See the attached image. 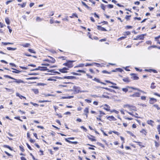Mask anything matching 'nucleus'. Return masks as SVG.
Returning <instances> with one entry per match:
<instances>
[{
	"instance_id": "a19ab883",
	"label": "nucleus",
	"mask_w": 160,
	"mask_h": 160,
	"mask_svg": "<svg viewBox=\"0 0 160 160\" xmlns=\"http://www.w3.org/2000/svg\"><path fill=\"white\" fill-rule=\"evenodd\" d=\"M96 81L97 82L100 83H101V84H104V85L106 84L105 83H103V82H100V80L99 79H97L96 80Z\"/></svg>"
},
{
	"instance_id": "9d476101",
	"label": "nucleus",
	"mask_w": 160,
	"mask_h": 160,
	"mask_svg": "<svg viewBox=\"0 0 160 160\" xmlns=\"http://www.w3.org/2000/svg\"><path fill=\"white\" fill-rule=\"evenodd\" d=\"M64 78L67 79H72L75 78V77L73 76H65Z\"/></svg>"
},
{
	"instance_id": "37998d69",
	"label": "nucleus",
	"mask_w": 160,
	"mask_h": 160,
	"mask_svg": "<svg viewBox=\"0 0 160 160\" xmlns=\"http://www.w3.org/2000/svg\"><path fill=\"white\" fill-rule=\"evenodd\" d=\"M127 132L130 135H131V136H134V135L132 133V132H130V131H127Z\"/></svg>"
},
{
	"instance_id": "bb28decb",
	"label": "nucleus",
	"mask_w": 160,
	"mask_h": 160,
	"mask_svg": "<svg viewBox=\"0 0 160 160\" xmlns=\"http://www.w3.org/2000/svg\"><path fill=\"white\" fill-rule=\"evenodd\" d=\"M16 49L17 48H11V47H7V49L8 50L14 51V50H16Z\"/></svg>"
},
{
	"instance_id": "864d4df0",
	"label": "nucleus",
	"mask_w": 160,
	"mask_h": 160,
	"mask_svg": "<svg viewBox=\"0 0 160 160\" xmlns=\"http://www.w3.org/2000/svg\"><path fill=\"white\" fill-rule=\"evenodd\" d=\"M7 28H8V29H9V32H10V33H11L12 32V29L11 28H10V27H9V26H8L7 27Z\"/></svg>"
},
{
	"instance_id": "13d9d810",
	"label": "nucleus",
	"mask_w": 160,
	"mask_h": 160,
	"mask_svg": "<svg viewBox=\"0 0 160 160\" xmlns=\"http://www.w3.org/2000/svg\"><path fill=\"white\" fill-rule=\"evenodd\" d=\"M56 115L58 117V118H62V115L60 114L57 113V114H56Z\"/></svg>"
},
{
	"instance_id": "de8ad7c7",
	"label": "nucleus",
	"mask_w": 160,
	"mask_h": 160,
	"mask_svg": "<svg viewBox=\"0 0 160 160\" xmlns=\"http://www.w3.org/2000/svg\"><path fill=\"white\" fill-rule=\"evenodd\" d=\"M4 147L5 148H8L10 150H12V149L9 146H8V145H5L4 146Z\"/></svg>"
},
{
	"instance_id": "6ab92c4d",
	"label": "nucleus",
	"mask_w": 160,
	"mask_h": 160,
	"mask_svg": "<svg viewBox=\"0 0 160 160\" xmlns=\"http://www.w3.org/2000/svg\"><path fill=\"white\" fill-rule=\"evenodd\" d=\"M16 95L17 96L19 97L21 99L22 98H23L26 99V98L25 97L23 96L22 95H20V94L18 93H16Z\"/></svg>"
},
{
	"instance_id": "423d86ee",
	"label": "nucleus",
	"mask_w": 160,
	"mask_h": 160,
	"mask_svg": "<svg viewBox=\"0 0 160 160\" xmlns=\"http://www.w3.org/2000/svg\"><path fill=\"white\" fill-rule=\"evenodd\" d=\"M68 70V68H64L62 69H59V71L62 73H66L67 72V71Z\"/></svg>"
},
{
	"instance_id": "5fc2aeb1",
	"label": "nucleus",
	"mask_w": 160,
	"mask_h": 160,
	"mask_svg": "<svg viewBox=\"0 0 160 160\" xmlns=\"http://www.w3.org/2000/svg\"><path fill=\"white\" fill-rule=\"evenodd\" d=\"M123 107H124V108H127L129 109V108H130V106L129 105L127 104V105H124Z\"/></svg>"
},
{
	"instance_id": "79ce46f5",
	"label": "nucleus",
	"mask_w": 160,
	"mask_h": 160,
	"mask_svg": "<svg viewBox=\"0 0 160 160\" xmlns=\"http://www.w3.org/2000/svg\"><path fill=\"white\" fill-rule=\"evenodd\" d=\"M80 128H81L83 129V130L84 131H85V132H86L87 131V129L85 127H84V126H81L80 127Z\"/></svg>"
},
{
	"instance_id": "052dcab7",
	"label": "nucleus",
	"mask_w": 160,
	"mask_h": 160,
	"mask_svg": "<svg viewBox=\"0 0 160 160\" xmlns=\"http://www.w3.org/2000/svg\"><path fill=\"white\" fill-rule=\"evenodd\" d=\"M133 9L134 10H136L137 11H138L139 10V9L137 7H133Z\"/></svg>"
},
{
	"instance_id": "4be33fe9",
	"label": "nucleus",
	"mask_w": 160,
	"mask_h": 160,
	"mask_svg": "<svg viewBox=\"0 0 160 160\" xmlns=\"http://www.w3.org/2000/svg\"><path fill=\"white\" fill-rule=\"evenodd\" d=\"M129 109L130 111H132V112H133V111H136V108L135 107H130Z\"/></svg>"
},
{
	"instance_id": "4d7b16f0",
	"label": "nucleus",
	"mask_w": 160,
	"mask_h": 160,
	"mask_svg": "<svg viewBox=\"0 0 160 160\" xmlns=\"http://www.w3.org/2000/svg\"><path fill=\"white\" fill-rule=\"evenodd\" d=\"M9 64H10V65L11 66H12V67H16V65L15 64L13 63H9Z\"/></svg>"
},
{
	"instance_id": "e2e57ef3",
	"label": "nucleus",
	"mask_w": 160,
	"mask_h": 160,
	"mask_svg": "<svg viewBox=\"0 0 160 160\" xmlns=\"http://www.w3.org/2000/svg\"><path fill=\"white\" fill-rule=\"evenodd\" d=\"M102 97L104 98H109V97L108 96H105L104 95H102Z\"/></svg>"
},
{
	"instance_id": "7ed1b4c3",
	"label": "nucleus",
	"mask_w": 160,
	"mask_h": 160,
	"mask_svg": "<svg viewBox=\"0 0 160 160\" xmlns=\"http://www.w3.org/2000/svg\"><path fill=\"white\" fill-rule=\"evenodd\" d=\"M13 80H14V81L11 82H15L17 84L24 83V82L21 79H17L14 78V79H13Z\"/></svg>"
},
{
	"instance_id": "c9c22d12",
	"label": "nucleus",
	"mask_w": 160,
	"mask_h": 160,
	"mask_svg": "<svg viewBox=\"0 0 160 160\" xmlns=\"http://www.w3.org/2000/svg\"><path fill=\"white\" fill-rule=\"evenodd\" d=\"M153 107L156 108L158 110H160V108L159 107L158 105L157 104H154Z\"/></svg>"
},
{
	"instance_id": "f03ea898",
	"label": "nucleus",
	"mask_w": 160,
	"mask_h": 160,
	"mask_svg": "<svg viewBox=\"0 0 160 160\" xmlns=\"http://www.w3.org/2000/svg\"><path fill=\"white\" fill-rule=\"evenodd\" d=\"M130 88H131V89H133L136 90L138 91H140L139 89L138 88H134L133 87H127L126 88H122V90L123 92H126L127 91H128L129 89Z\"/></svg>"
},
{
	"instance_id": "0e129e2a",
	"label": "nucleus",
	"mask_w": 160,
	"mask_h": 160,
	"mask_svg": "<svg viewBox=\"0 0 160 160\" xmlns=\"http://www.w3.org/2000/svg\"><path fill=\"white\" fill-rule=\"evenodd\" d=\"M2 43L4 45H6L8 44H10V42H2Z\"/></svg>"
},
{
	"instance_id": "774afa93",
	"label": "nucleus",
	"mask_w": 160,
	"mask_h": 160,
	"mask_svg": "<svg viewBox=\"0 0 160 160\" xmlns=\"http://www.w3.org/2000/svg\"><path fill=\"white\" fill-rule=\"evenodd\" d=\"M85 101H86V102H87L88 103H91V100H88V99H85Z\"/></svg>"
},
{
	"instance_id": "ea45409f",
	"label": "nucleus",
	"mask_w": 160,
	"mask_h": 160,
	"mask_svg": "<svg viewBox=\"0 0 160 160\" xmlns=\"http://www.w3.org/2000/svg\"><path fill=\"white\" fill-rule=\"evenodd\" d=\"M101 8L103 9V10H105V6H104V5L102 4H101Z\"/></svg>"
},
{
	"instance_id": "8fccbe9b",
	"label": "nucleus",
	"mask_w": 160,
	"mask_h": 160,
	"mask_svg": "<svg viewBox=\"0 0 160 160\" xmlns=\"http://www.w3.org/2000/svg\"><path fill=\"white\" fill-rule=\"evenodd\" d=\"M126 38V37H120L118 39V41H119V40H121L123 39H125Z\"/></svg>"
},
{
	"instance_id": "473e14b6",
	"label": "nucleus",
	"mask_w": 160,
	"mask_h": 160,
	"mask_svg": "<svg viewBox=\"0 0 160 160\" xmlns=\"http://www.w3.org/2000/svg\"><path fill=\"white\" fill-rule=\"evenodd\" d=\"M75 16L76 17L78 18V16L76 13H73L72 16H70V18H73V16Z\"/></svg>"
},
{
	"instance_id": "2f4dec72",
	"label": "nucleus",
	"mask_w": 160,
	"mask_h": 160,
	"mask_svg": "<svg viewBox=\"0 0 160 160\" xmlns=\"http://www.w3.org/2000/svg\"><path fill=\"white\" fill-rule=\"evenodd\" d=\"M105 89H106L107 90L109 91H110L111 92H115V91L114 90H113V89H111L108 88H105Z\"/></svg>"
},
{
	"instance_id": "680f3d73",
	"label": "nucleus",
	"mask_w": 160,
	"mask_h": 160,
	"mask_svg": "<svg viewBox=\"0 0 160 160\" xmlns=\"http://www.w3.org/2000/svg\"><path fill=\"white\" fill-rule=\"evenodd\" d=\"M126 112L128 113V114H129L131 115L132 116H134V115L133 114V112H129L128 111H126Z\"/></svg>"
},
{
	"instance_id": "c756f323",
	"label": "nucleus",
	"mask_w": 160,
	"mask_h": 160,
	"mask_svg": "<svg viewBox=\"0 0 160 160\" xmlns=\"http://www.w3.org/2000/svg\"><path fill=\"white\" fill-rule=\"evenodd\" d=\"M4 77L6 78H8L13 80V79H14V78L7 75H4Z\"/></svg>"
},
{
	"instance_id": "20e7f679",
	"label": "nucleus",
	"mask_w": 160,
	"mask_h": 160,
	"mask_svg": "<svg viewBox=\"0 0 160 160\" xmlns=\"http://www.w3.org/2000/svg\"><path fill=\"white\" fill-rule=\"evenodd\" d=\"M74 62V61H69L68 62V68H71L73 66L72 62Z\"/></svg>"
},
{
	"instance_id": "e433bc0d",
	"label": "nucleus",
	"mask_w": 160,
	"mask_h": 160,
	"mask_svg": "<svg viewBox=\"0 0 160 160\" xmlns=\"http://www.w3.org/2000/svg\"><path fill=\"white\" fill-rule=\"evenodd\" d=\"M154 85V83H152L151 84V88H152L154 89V88H155L156 86H155Z\"/></svg>"
},
{
	"instance_id": "58836bf2",
	"label": "nucleus",
	"mask_w": 160,
	"mask_h": 160,
	"mask_svg": "<svg viewBox=\"0 0 160 160\" xmlns=\"http://www.w3.org/2000/svg\"><path fill=\"white\" fill-rule=\"evenodd\" d=\"M157 128L158 130L159 134H160V125H158L157 127Z\"/></svg>"
},
{
	"instance_id": "4468645a",
	"label": "nucleus",
	"mask_w": 160,
	"mask_h": 160,
	"mask_svg": "<svg viewBox=\"0 0 160 160\" xmlns=\"http://www.w3.org/2000/svg\"><path fill=\"white\" fill-rule=\"evenodd\" d=\"M94 64H98L99 65V63H97L95 62H93L92 63H86V65H85V66L86 67L88 66H92L94 65Z\"/></svg>"
},
{
	"instance_id": "338daca9",
	"label": "nucleus",
	"mask_w": 160,
	"mask_h": 160,
	"mask_svg": "<svg viewBox=\"0 0 160 160\" xmlns=\"http://www.w3.org/2000/svg\"><path fill=\"white\" fill-rule=\"evenodd\" d=\"M110 87L112 88H114L115 89H118L119 88L117 86H111Z\"/></svg>"
},
{
	"instance_id": "393cba45",
	"label": "nucleus",
	"mask_w": 160,
	"mask_h": 160,
	"mask_svg": "<svg viewBox=\"0 0 160 160\" xmlns=\"http://www.w3.org/2000/svg\"><path fill=\"white\" fill-rule=\"evenodd\" d=\"M43 20V18H41L39 17H38L36 18V21L37 22H41Z\"/></svg>"
},
{
	"instance_id": "6e6d98bb",
	"label": "nucleus",
	"mask_w": 160,
	"mask_h": 160,
	"mask_svg": "<svg viewBox=\"0 0 160 160\" xmlns=\"http://www.w3.org/2000/svg\"><path fill=\"white\" fill-rule=\"evenodd\" d=\"M0 26L1 28H2L6 26L5 24H4L3 23H2L1 22H0Z\"/></svg>"
},
{
	"instance_id": "49530a36",
	"label": "nucleus",
	"mask_w": 160,
	"mask_h": 160,
	"mask_svg": "<svg viewBox=\"0 0 160 160\" xmlns=\"http://www.w3.org/2000/svg\"><path fill=\"white\" fill-rule=\"evenodd\" d=\"M84 66V64H80L78 66L75 67V68L76 67H83Z\"/></svg>"
},
{
	"instance_id": "7c9ffc66",
	"label": "nucleus",
	"mask_w": 160,
	"mask_h": 160,
	"mask_svg": "<svg viewBox=\"0 0 160 160\" xmlns=\"http://www.w3.org/2000/svg\"><path fill=\"white\" fill-rule=\"evenodd\" d=\"M140 132L142 133H143L145 135L146 134V133H147L146 131L144 129H142L141 131H140Z\"/></svg>"
},
{
	"instance_id": "ddd939ff",
	"label": "nucleus",
	"mask_w": 160,
	"mask_h": 160,
	"mask_svg": "<svg viewBox=\"0 0 160 160\" xmlns=\"http://www.w3.org/2000/svg\"><path fill=\"white\" fill-rule=\"evenodd\" d=\"M97 27L98 29L99 30H101V31H107L106 29L102 27L98 26Z\"/></svg>"
},
{
	"instance_id": "a211bd4d",
	"label": "nucleus",
	"mask_w": 160,
	"mask_h": 160,
	"mask_svg": "<svg viewBox=\"0 0 160 160\" xmlns=\"http://www.w3.org/2000/svg\"><path fill=\"white\" fill-rule=\"evenodd\" d=\"M144 34H141L138 36V38L139 40H143L144 38Z\"/></svg>"
},
{
	"instance_id": "603ef678",
	"label": "nucleus",
	"mask_w": 160,
	"mask_h": 160,
	"mask_svg": "<svg viewBox=\"0 0 160 160\" xmlns=\"http://www.w3.org/2000/svg\"><path fill=\"white\" fill-rule=\"evenodd\" d=\"M30 141L31 142L33 143L35 142V140L32 139V138H30Z\"/></svg>"
},
{
	"instance_id": "f8f14e48",
	"label": "nucleus",
	"mask_w": 160,
	"mask_h": 160,
	"mask_svg": "<svg viewBox=\"0 0 160 160\" xmlns=\"http://www.w3.org/2000/svg\"><path fill=\"white\" fill-rule=\"evenodd\" d=\"M131 76H132V78L134 80H138V78L136 75L132 73L131 74Z\"/></svg>"
},
{
	"instance_id": "3c124183",
	"label": "nucleus",
	"mask_w": 160,
	"mask_h": 160,
	"mask_svg": "<svg viewBox=\"0 0 160 160\" xmlns=\"http://www.w3.org/2000/svg\"><path fill=\"white\" fill-rule=\"evenodd\" d=\"M132 28V27L130 26H127L125 27V28L127 29H129L130 28Z\"/></svg>"
},
{
	"instance_id": "69168bd1",
	"label": "nucleus",
	"mask_w": 160,
	"mask_h": 160,
	"mask_svg": "<svg viewBox=\"0 0 160 160\" xmlns=\"http://www.w3.org/2000/svg\"><path fill=\"white\" fill-rule=\"evenodd\" d=\"M20 117H16L15 118H16V119H17L18 120H19L20 121H21V122H22V120L20 118Z\"/></svg>"
},
{
	"instance_id": "dca6fc26",
	"label": "nucleus",
	"mask_w": 160,
	"mask_h": 160,
	"mask_svg": "<svg viewBox=\"0 0 160 160\" xmlns=\"http://www.w3.org/2000/svg\"><path fill=\"white\" fill-rule=\"evenodd\" d=\"M88 138L90 140L92 141H96V140L95 139V138L92 136H91L90 137L88 136Z\"/></svg>"
},
{
	"instance_id": "0eeeda50",
	"label": "nucleus",
	"mask_w": 160,
	"mask_h": 160,
	"mask_svg": "<svg viewBox=\"0 0 160 160\" xmlns=\"http://www.w3.org/2000/svg\"><path fill=\"white\" fill-rule=\"evenodd\" d=\"M74 88L75 89V91L76 92V93H78L79 92H88V91H79L78 89H77L78 88H76V87L75 86H74Z\"/></svg>"
},
{
	"instance_id": "412c9836",
	"label": "nucleus",
	"mask_w": 160,
	"mask_h": 160,
	"mask_svg": "<svg viewBox=\"0 0 160 160\" xmlns=\"http://www.w3.org/2000/svg\"><path fill=\"white\" fill-rule=\"evenodd\" d=\"M12 69L15 70V71H12V72L13 73H19L21 72V71L18 70L16 69H15V68H12Z\"/></svg>"
},
{
	"instance_id": "a18cd8bd",
	"label": "nucleus",
	"mask_w": 160,
	"mask_h": 160,
	"mask_svg": "<svg viewBox=\"0 0 160 160\" xmlns=\"http://www.w3.org/2000/svg\"><path fill=\"white\" fill-rule=\"evenodd\" d=\"M108 7L109 8H112L113 7V6L112 4H108Z\"/></svg>"
},
{
	"instance_id": "9b49d317",
	"label": "nucleus",
	"mask_w": 160,
	"mask_h": 160,
	"mask_svg": "<svg viewBox=\"0 0 160 160\" xmlns=\"http://www.w3.org/2000/svg\"><path fill=\"white\" fill-rule=\"evenodd\" d=\"M104 106H106V108H105V107L103 108V109H104L105 110L107 111H109L110 110L109 109L110 107L109 105H108L106 104H105L104 105Z\"/></svg>"
},
{
	"instance_id": "b1692460",
	"label": "nucleus",
	"mask_w": 160,
	"mask_h": 160,
	"mask_svg": "<svg viewBox=\"0 0 160 160\" xmlns=\"http://www.w3.org/2000/svg\"><path fill=\"white\" fill-rule=\"evenodd\" d=\"M32 90L35 94H37L38 93V90L37 89H32Z\"/></svg>"
},
{
	"instance_id": "cd10ccee",
	"label": "nucleus",
	"mask_w": 160,
	"mask_h": 160,
	"mask_svg": "<svg viewBox=\"0 0 160 160\" xmlns=\"http://www.w3.org/2000/svg\"><path fill=\"white\" fill-rule=\"evenodd\" d=\"M50 57L52 59V60H50V62L52 63H55V59L52 57Z\"/></svg>"
},
{
	"instance_id": "a878e982",
	"label": "nucleus",
	"mask_w": 160,
	"mask_h": 160,
	"mask_svg": "<svg viewBox=\"0 0 160 160\" xmlns=\"http://www.w3.org/2000/svg\"><path fill=\"white\" fill-rule=\"evenodd\" d=\"M6 22L8 24H10V21L9 19L8 18H5Z\"/></svg>"
},
{
	"instance_id": "aec40b11",
	"label": "nucleus",
	"mask_w": 160,
	"mask_h": 160,
	"mask_svg": "<svg viewBox=\"0 0 160 160\" xmlns=\"http://www.w3.org/2000/svg\"><path fill=\"white\" fill-rule=\"evenodd\" d=\"M21 46L27 48L29 47L30 46V44L29 43H26L24 44H22Z\"/></svg>"
},
{
	"instance_id": "72a5a7b5",
	"label": "nucleus",
	"mask_w": 160,
	"mask_h": 160,
	"mask_svg": "<svg viewBox=\"0 0 160 160\" xmlns=\"http://www.w3.org/2000/svg\"><path fill=\"white\" fill-rule=\"evenodd\" d=\"M28 51L31 53H36L33 50L31 49H28Z\"/></svg>"
},
{
	"instance_id": "2eb2a0df",
	"label": "nucleus",
	"mask_w": 160,
	"mask_h": 160,
	"mask_svg": "<svg viewBox=\"0 0 160 160\" xmlns=\"http://www.w3.org/2000/svg\"><path fill=\"white\" fill-rule=\"evenodd\" d=\"M84 112L85 113V115L86 117H88V108H86L84 110Z\"/></svg>"
},
{
	"instance_id": "f257e3e1",
	"label": "nucleus",
	"mask_w": 160,
	"mask_h": 160,
	"mask_svg": "<svg viewBox=\"0 0 160 160\" xmlns=\"http://www.w3.org/2000/svg\"><path fill=\"white\" fill-rule=\"evenodd\" d=\"M47 68L45 67H38V68L34 69L32 71H36L39 70L41 71H46L48 70Z\"/></svg>"
},
{
	"instance_id": "5701e85b",
	"label": "nucleus",
	"mask_w": 160,
	"mask_h": 160,
	"mask_svg": "<svg viewBox=\"0 0 160 160\" xmlns=\"http://www.w3.org/2000/svg\"><path fill=\"white\" fill-rule=\"evenodd\" d=\"M123 80L125 82L128 83L130 82V80L128 78H124L123 79Z\"/></svg>"
},
{
	"instance_id": "f704fd0d",
	"label": "nucleus",
	"mask_w": 160,
	"mask_h": 160,
	"mask_svg": "<svg viewBox=\"0 0 160 160\" xmlns=\"http://www.w3.org/2000/svg\"><path fill=\"white\" fill-rule=\"evenodd\" d=\"M82 4L86 8H89V7L85 3V2H82Z\"/></svg>"
},
{
	"instance_id": "39448f33",
	"label": "nucleus",
	"mask_w": 160,
	"mask_h": 160,
	"mask_svg": "<svg viewBox=\"0 0 160 160\" xmlns=\"http://www.w3.org/2000/svg\"><path fill=\"white\" fill-rule=\"evenodd\" d=\"M157 102L156 99L154 98H150L149 101V102L150 103L153 104Z\"/></svg>"
},
{
	"instance_id": "6e6552de",
	"label": "nucleus",
	"mask_w": 160,
	"mask_h": 160,
	"mask_svg": "<svg viewBox=\"0 0 160 160\" xmlns=\"http://www.w3.org/2000/svg\"><path fill=\"white\" fill-rule=\"evenodd\" d=\"M106 118L107 119H108L110 121H116V119L112 116L106 117Z\"/></svg>"
},
{
	"instance_id": "bf43d9fd",
	"label": "nucleus",
	"mask_w": 160,
	"mask_h": 160,
	"mask_svg": "<svg viewBox=\"0 0 160 160\" xmlns=\"http://www.w3.org/2000/svg\"><path fill=\"white\" fill-rule=\"evenodd\" d=\"M141 98L142 100H145L146 99V97L144 96H142Z\"/></svg>"
},
{
	"instance_id": "f3484780",
	"label": "nucleus",
	"mask_w": 160,
	"mask_h": 160,
	"mask_svg": "<svg viewBox=\"0 0 160 160\" xmlns=\"http://www.w3.org/2000/svg\"><path fill=\"white\" fill-rule=\"evenodd\" d=\"M140 96V94L138 92H136L132 95H131V96L133 97H139Z\"/></svg>"
},
{
	"instance_id": "c03bdc74",
	"label": "nucleus",
	"mask_w": 160,
	"mask_h": 160,
	"mask_svg": "<svg viewBox=\"0 0 160 160\" xmlns=\"http://www.w3.org/2000/svg\"><path fill=\"white\" fill-rule=\"evenodd\" d=\"M102 73H108V74H110L111 72H108L106 70H103L102 71Z\"/></svg>"
},
{
	"instance_id": "1a4fd4ad",
	"label": "nucleus",
	"mask_w": 160,
	"mask_h": 160,
	"mask_svg": "<svg viewBox=\"0 0 160 160\" xmlns=\"http://www.w3.org/2000/svg\"><path fill=\"white\" fill-rule=\"evenodd\" d=\"M147 122L148 124L151 125L152 127H153L154 126L153 123L154 122L152 120H148Z\"/></svg>"
},
{
	"instance_id": "4c0bfd02",
	"label": "nucleus",
	"mask_w": 160,
	"mask_h": 160,
	"mask_svg": "<svg viewBox=\"0 0 160 160\" xmlns=\"http://www.w3.org/2000/svg\"><path fill=\"white\" fill-rule=\"evenodd\" d=\"M19 148H20V150L22 152H23L24 151V150L23 148V147L22 146V145L20 146H19Z\"/></svg>"
},
{
	"instance_id": "09e8293b",
	"label": "nucleus",
	"mask_w": 160,
	"mask_h": 160,
	"mask_svg": "<svg viewBox=\"0 0 160 160\" xmlns=\"http://www.w3.org/2000/svg\"><path fill=\"white\" fill-rule=\"evenodd\" d=\"M77 72H82L83 73H85L86 72L84 70H79L77 71Z\"/></svg>"
},
{
	"instance_id": "c85d7f7f",
	"label": "nucleus",
	"mask_w": 160,
	"mask_h": 160,
	"mask_svg": "<svg viewBox=\"0 0 160 160\" xmlns=\"http://www.w3.org/2000/svg\"><path fill=\"white\" fill-rule=\"evenodd\" d=\"M26 4V2H24L22 4H18V5H20L22 8H23L25 6Z\"/></svg>"
}]
</instances>
